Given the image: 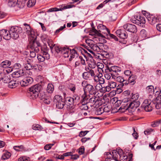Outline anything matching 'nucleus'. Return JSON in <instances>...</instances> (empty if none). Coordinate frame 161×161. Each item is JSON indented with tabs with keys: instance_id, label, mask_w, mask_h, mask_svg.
Segmentation results:
<instances>
[{
	"instance_id": "54",
	"label": "nucleus",
	"mask_w": 161,
	"mask_h": 161,
	"mask_svg": "<svg viewBox=\"0 0 161 161\" xmlns=\"http://www.w3.org/2000/svg\"><path fill=\"white\" fill-rule=\"evenodd\" d=\"M68 88L71 91L74 92L76 89V87L75 85L71 83L69 84Z\"/></svg>"
},
{
	"instance_id": "41",
	"label": "nucleus",
	"mask_w": 161,
	"mask_h": 161,
	"mask_svg": "<svg viewBox=\"0 0 161 161\" xmlns=\"http://www.w3.org/2000/svg\"><path fill=\"white\" fill-rule=\"evenodd\" d=\"M18 0H9L8 3V6L10 7H14L17 3Z\"/></svg>"
},
{
	"instance_id": "49",
	"label": "nucleus",
	"mask_w": 161,
	"mask_h": 161,
	"mask_svg": "<svg viewBox=\"0 0 161 161\" xmlns=\"http://www.w3.org/2000/svg\"><path fill=\"white\" fill-rule=\"evenodd\" d=\"M36 2V0H29L27 2V5L28 7H31L35 4Z\"/></svg>"
},
{
	"instance_id": "53",
	"label": "nucleus",
	"mask_w": 161,
	"mask_h": 161,
	"mask_svg": "<svg viewBox=\"0 0 161 161\" xmlns=\"http://www.w3.org/2000/svg\"><path fill=\"white\" fill-rule=\"evenodd\" d=\"M108 85L111 88L113 89L116 88L117 86V83L114 81H110L108 82Z\"/></svg>"
},
{
	"instance_id": "45",
	"label": "nucleus",
	"mask_w": 161,
	"mask_h": 161,
	"mask_svg": "<svg viewBox=\"0 0 161 161\" xmlns=\"http://www.w3.org/2000/svg\"><path fill=\"white\" fill-rule=\"evenodd\" d=\"M24 69L25 70H30L33 68L32 64L28 63L24 64Z\"/></svg>"
},
{
	"instance_id": "57",
	"label": "nucleus",
	"mask_w": 161,
	"mask_h": 161,
	"mask_svg": "<svg viewBox=\"0 0 161 161\" xmlns=\"http://www.w3.org/2000/svg\"><path fill=\"white\" fill-rule=\"evenodd\" d=\"M75 7V6L74 5L68 4L66 6H64L63 8H60L62 9L61 11H62L64 9L70 8H71Z\"/></svg>"
},
{
	"instance_id": "35",
	"label": "nucleus",
	"mask_w": 161,
	"mask_h": 161,
	"mask_svg": "<svg viewBox=\"0 0 161 161\" xmlns=\"http://www.w3.org/2000/svg\"><path fill=\"white\" fill-rule=\"evenodd\" d=\"M157 87H156L155 89L154 87L152 85L148 86L146 88V90L148 93H153L155 91H156Z\"/></svg>"
},
{
	"instance_id": "29",
	"label": "nucleus",
	"mask_w": 161,
	"mask_h": 161,
	"mask_svg": "<svg viewBox=\"0 0 161 161\" xmlns=\"http://www.w3.org/2000/svg\"><path fill=\"white\" fill-rule=\"evenodd\" d=\"M118 74H115V75H113L112 78L115 79L119 83H121L124 81V78L122 76H118Z\"/></svg>"
},
{
	"instance_id": "36",
	"label": "nucleus",
	"mask_w": 161,
	"mask_h": 161,
	"mask_svg": "<svg viewBox=\"0 0 161 161\" xmlns=\"http://www.w3.org/2000/svg\"><path fill=\"white\" fill-rule=\"evenodd\" d=\"M88 64L90 68L92 69H93L96 66V63L94 59L92 58L89 60Z\"/></svg>"
},
{
	"instance_id": "6",
	"label": "nucleus",
	"mask_w": 161,
	"mask_h": 161,
	"mask_svg": "<svg viewBox=\"0 0 161 161\" xmlns=\"http://www.w3.org/2000/svg\"><path fill=\"white\" fill-rule=\"evenodd\" d=\"M22 32L21 28L17 26H12L9 30L10 38H12L14 39H16L19 36V35Z\"/></svg>"
},
{
	"instance_id": "34",
	"label": "nucleus",
	"mask_w": 161,
	"mask_h": 161,
	"mask_svg": "<svg viewBox=\"0 0 161 161\" xmlns=\"http://www.w3.org/2000/svg\"><path fill=\"white\" fill-rule=\"evenodd\" d=\"M65 104L64 100L59 102H57L56 103V107L59 109H62L64 108Z\"/></svg>"
},
{
	"instance_id": "46",
	"label": "nucleus",
	"mask_w": 161,
	"mask_h": 161,
	"mask_svg": "<svg viewBox=\"0 0 161 161\" xmlns=\"http://www.w3.org/2000/svg\"><path fill=\"white\" fill-rule=\"evenodd\" d=\"M46 42L48 43V45L49 46L51 50V51H52L53 47L55 46V44L53 43V40L50 39H48Z\"/></svg>"
},
{
	"instance_id": "37",
	"label": "nucleus",
	"mask_w": 161,
	"mask_h": 161,
	"mask_svg": "<svg viewBox=\"0 0 161 161\" xmlns=\"http://www.w3.org/2000/svg\"><path fill=\"white\" fill-rule=\"evenodd\" d=\"M67 103V106L70 105H73L74 104V101L72 98L71 97H67L64 100Z\"/></svg>"
},
{
	"instance_id": "32",
	"label": "nucleus",
	"mask_w": 161,
	"mask_h": 161,
	"mask_svg": "<svg viewBox=\"0 0 161 161\" xmlns=\"http://www.w3.org/2000/svg\"><path fill=\"white\" fill-rule=\"evenodd\" d=\"M126 100H125V99L123 100L122 101L120 100H117L116 101L115 103L114 104V106L115 107H116L117 108H118L119 107V106L121 105H122L123 104L125 103H126V102H125Z\"/></svg>"
},
{
	"instance_id": "38",
	"label": "nucleus",
	"mask_w": 161,
	"mask_h": 161,
	"mask_svg": "<svg viewBox=\"0 0 161 161\" xmlns=\"http://www.w3.org/2000/svg\"><path fill=\"white\" fill-rule=\"evenodd\" d=\"M98 108L96 109L95 111L93 112V113L94 114L96 115H99L102 114L103 112V107H98Z\"/></svg>"
},
{
	"instance_id": "22",
	"label": "nucleus",
	"mask_w": 161,
	"mask_h": 161,
	"mask_svg": "<svg viewBox=\"0 0 161 161\" xmlns=\"http://www.w3.org/2000/svg\"><path fill=\"white\" fill-rule=\"evenodd\" d=\"M39 97L41 99L43 100L44 102L46 104H48L50 103V97L46 96L44 92L41 93Z\"/></svg>"
},
{
	"instance_id": "19",
	"label": "nucleus",
	"mask_w": 161,
	"mask_h": 161,
	"mask_svg": "<svg viewBox=\"0 0 161 161\" xmlns=\"http://www.w3.org/2000/svg\"><path fill=\"white\" fill-rule=\"evenodd\" d=\"M107 69L108 71L113 74H118V73L120 72L121 70V68L116 66H113L111 67H107Z\"/></svg>"
},
{
	"instance_id": "63",
	"label": "nucleus",
	"mask_w": 161,
	"mask_h": 161,
	"mask_svg": "<svg viewBox=\"0 0 161 161\" xmlns=\"http://www.w3.org/2000/svg\"><path fill=\"white\" fill-rule=\"evenodd\" d=\"M87 70H88V72L90 73V76L91 75L92 77H94L96 75L94 71L93 70L90 69L89 68H88Z\"/></svg>"
},
{
	"instance_id": "62",
	"label": "nucleus",
	"mask_w": 161,
	"mask_h": 161,
	"mask_svg": "<svg viewBox=\"0 0 161 161\" xmlns=\"http://www.w3.org/2000/svg\"><path fill=\"white\" fill-rule=\"evenodd\" d=\"M89 132L88 131H81L79 135V136L80 137H82L84 136H85Z\"/></svg>"
},
{
	"instance_id": "16",
	"label": "nucleus",
	"mask_w": 161,
	"mask_h": 161,
	"mask_svg": "<svg viewBox=\"0 0 161 161\" xmlns=\"http://www.w3.org/2000/svg\"><path fill=\"white\" fill-rule=\"evenodd\" d=\"M0 34L1 38L3 37L4 39L6 40H9L10 39L11 36L9 33V31L7 30L3 29L0 31Z\"/></svg>"
},
{
	"instance_id": "14",
	"label": "nucleus",
	"mask_w": 161,
	"mask_h": 161,
	"mask_svg": "<svg viewBox=\"0 0 161 161\" xmlns=\"http://www.w3.org/2000/svg\"><path fill=\"white\" fill-rule=\"evenodd\" d=\"M125 30L119 29L117 30L116 33L117 36L122 39L126 38L128 37V34Z\"/></svg>"
},
{
	"instance_id": "52",
	"label": "nucleus",
	"mask_w": 161,
	"mask_h": 161,
	"mask_svg": "<svg viewBox=\"0 0 161 161\" xmlns=\"http://www.w3.org/2000/svg\"><path fill=\"white\" fill-rule=\"evenodd\" d=\"M54 47L55 52L58 53H62V50L64 49V47L62 48L61 47H59V46H56L55 45Z\"/></svg>"
},
{
	"instance_id": "11",
	"label": "nucleus",
	"mask_w": 161,
	"mask_h": 161,
	"mask_svg": "<svg viewBox=\"0 0 161 161\" xmlns=\"http://www.w3.org/2000/svg\"><path fill=\"white\" fill-rule=\"evenodd\" d=\"M86 96H81L82 99L81 101V105L80 106V109L82 110H87L88 108L87 104L88 103V100L89 98L85 97Z\"/></svg>"
},
{
	"instance_id": "1",
	"label": "nucleus",
	"mask_w": 161,
	"mask_h": 161,
	"mask_svg": "<svg viewBox=\"0 0 161 161\" xmlns=\"http://www.w3.org/2000/svg\"><path fill=\"white\" fill-rule=\"evenodd\" d=\"M81 85L83 87L84 92L81 96L84 97L85 96L86 98H89V95H87V93L89 94L95 95L97 92L96 86H94L93 85L88 83L86 80L83 81L81 83Z\"/></svg>"
},
{
	"instance_id": "26",
	"label": "nucleus",
	"mask_w": 161,
	"mask_h": 161,
	"mask_svg": "<svg viewBox=\"0 0 161 161\" xmlns=\"http://www.w3.org/2000/svg\"><path fill=\"white\" fill-rule=\"evenodd\" d=\"M105 155L107 156V157L105 158V161H111L112 158H111V153L110 152H106L105 153ZM133 154H131L129 155V161H132V157Z\"/></svg>"
},
{
	"instance_id": "9",
	"label": "nucleus",
	"mask_w": 161,
	"mask_h": 161,
	"mask_svg": "<svg viewBox=\"0 0 161 161\" xmlns=\"http://www.w3.org/2000/svg\"><path fill=\"white\" fill-rule=\"evenodd\" d=\"M123 27L125 30L133 33H136L137 31L136 26L132 24H126L123 25Z\"/></svg>"
},
{
	"instance_id": "8",
	"label": "nucleus",
	"mask_w": 161,
	"mask_h": 161,
	"mask_svg": "<svg viewBox=\"0 0 161 161\" xmlns=\"http://www.w3.org/2000/svg\"><path fill=\"white\" fill-rule=\"evenodd\" d=\"M153 105L150 100H145L143 102L141 107L143 108L146 111H151L153 107Z\"/></svg>"
},
{
	"instance_id": "12",
	"label": "nucleus",
	"mask_w": 161,
	"mask_h": 161,
	"mask_svg": "<svg viewBox=\"0 0 161 161\" xmlns=\"http://www.w3.org/2000/svg\"><path fill=\"white\" fill-rule=\"evenodd\" d=\"M33 81V79L30 77L27 76L20 82L22 86H26L31 84Z\"/></svg>"
},
{
	"instance_id": "3",
	"label": "nucleus",
	"mask_w": 161,
	"mask_h": 161,
	"mask_svg": "<svg viewBox=\"0 0 161 161\" xmlns=\"http://www.w3.org/2000/svg\"><path fill=\"white\" fill-rule=\"evenodd\" d=\"M140 103L138 100H133L132 102L128 101V100L125 103L123 104L118 110L119 112H125V110L128 109L130 108L135 109L140 105Z\"/></svg>"
},
{
	"instance_id": "5",
	"label": "nucleus",
	"mask_w": 161,
	"mask_h": 161,
	"mask_svg": "<svg viewBox=\"0 0 161 161\" xmlns=\"http://www.w3.org/2000/svg\"><path fill=\"white\" fill-rule=\"evenodd\" d=\"M130 20L133 23L144 27L146 23V17L142 15H136L131 18Z\"/></svg>"
},
{
	"instance_id": "44",
	"label": "nucleus",
	"mask_w": 161,
	"mask_h": 161,
	"mask_svg": "<svg viewBox=\"0 0 161 161\" xmlns=\"http://www.w3.org/2000/svg\"><path fill=\"white\" fill-rule=\"evenodd\" d=\"M54 91V86L52 84L49 83L48 84L47 91L48 93H51Z\"/></svg>"
},
{
	"instance_id": "23",
	"label": "nucleus",
	"mask_w": 161,
	"mask_h": 161,
	"mask_svg": "<svg viewBox=\"0 0 161 161\" xmlns=\"http://www.w3.org/2000/svg\"><path fill=\"white\" fill-rule=\"evenodd\" d=\"M41 87V86L40 85L36 84L31 86L29 89L31 90V91H34L36 94L37 93L39 95Z\"/></svg>"
},
{
	"instance_id": "25",
	"label": "nucleus",
	"mask_w": 161,
	"mask_h": 161,
	"mask_svg": "<svg viewBox=\"0 0 161 161\" xmlns=\"http://www.w3.org/2000/svg\"><path fill=\"white\" fill-rule=\"evenodd\" d=\"M70 58L69 59V61H71L72 58H78L79 57V54L77 51L75 50V49H70Z\"/></svg>"
},
{
	"instance_id": "2",
	"label": "nucleus",
	"mask_w": 161,
	"mask_h": 161,
	"mask_svg": "<svg viewBox=\"0 0 161 161\" xmlns=\"http://www.w3.org/2000/svg\"><path fill=\"white\" fill-rule=\"evenodd\" d=\"M31 47L33 50H35L36 53H38L41 49L43 55L46 56L45 57L47 58L49 57L48 54L49 49L46 44H44L41 46L40 43L39 42L34 40L33 41V44Z\"/></svg>"
},
{
	"instance_id": "17",
	"label": "nucleus",
	"mask_w": 161,
	"mask_h": 161,
	"mask_svg": "<svg viewBox=\"0 0 161 161\" xmlns=\"http://www.w3.org/2000/svg\"><path fill=\"white\" fill-rule=\"evenodd\" d=\"M152 103L153 106H155L157 109H159L161 108V97L158 96L153 100Z\"/></svg>"
},
{
	"instance_id": "28",
	"label": "nucleus",
	"mask_w": 161,
	"mask_h": 161,
	"mask_svg": "<svg viewBox=\"0 0 161 161\" xmlns=\"http://www.w3.org/2000/svg\"><path fill=\"white\" fill-rule=\"evenodd\" d=\"M67 109L69 114H73L75 113L76 111L74 105H67Z\"/></svg>"
},
{
	"instance_id": "42",
	"label": "nucleus",
	"mask_w": 161,
	"mask_h": 161,
	"mask_svg": "<svg viewBox=\"0 0 161 161\" xmlns=\"http://www.w3.org/2000/svg\"><path fill=\"white\" fill-rule=\"evenodd\" d=\"M32 128L35 130L41 131L43 130V127L40 125L38 124H34L32 125Z\"/></svg>"
},
{
	"instance_id": "13",
	"label": "nucleus",
	"mask_w": 161,
	"mask_h": 161,
	"mask_svg": "<svg viewBox=\"0 0 161 161\" xmlns=\"http://www.w3.org/2000/svg\"><path fill=\"white\" fill-rule=\"evenodd\" d=\"M111 154V158L115 161H119L118 159L119 156L120 157L121 154H122V150L121 149H119L118 151L114 150L112 151Z\"/></svg>"
},
{
	"instance_id": "40",
	"label": "nucleus",
	"mask_w": 161,
	"mask_h": 161,
	"mask_svg": "<svg viewBox=\"0 0 161 161\" xmlns=\"http://www.w3.org/2000/svg\"><path fill=\"white\" fill-rule=\"evenodd\" d=\"M18 84L16 81L14 80L10 81L8 83V86L11 88H14L18 86Z\"/></svg>"
},
{
	"instance_id": "43",
	"label": "nucleus",
	"mask_w": 161,
	"mask_h": 161,
	"mask_svg": "<svg viewBox=\"0 0 161 161\" xmlns=\"http://www.w3.org/2000/svg\"><path fill=\"white\" fill-rule=\"evenodd\" d=\"M86 72H84L82 74V77L83 78L86 80H88L90 78V73L88 72V70L86 69Z\"/></svg>"
},
{
	"instance_id": "21",
	"label": "nucleus",
	"mask_w": 161,
	"mask_h": 161,
	"mask_svg": "<svg viewBox=\"0 0 161 161\" xmlns=\"http://www.w3.org/2000/svg\"><path fill=\"white\" fill-rule=\"evenodd\" d=\"M86 42L87 45L86 47L88 48H90L93 50H97V48H99L96 44L93 43V41L89 39L86 40Z\"/></svg>"
},
{
	"instance_id": "60",
	"label": "nucleus",
	"mask_w": 161,
	"mask_h": 161,
	"mask_svg": "<svg viewBox=\"0 0 161 161\" xmlns=\"http://www.w3.org/2000/svg\"><path fill=\"white\" fill-rule=\"evenodd\" d=\"M72 98L74 99V102L76 103L78 102L80 99V97L77 95H74Z\"/></svg>"
},
{
	"instance_id": "7",
	"label": "nucleus",
	"mask_w": 161,
	"mask_h": 161,
	"mask_svg": "<svg viewBox=\"0 0 161 161\" xmlns=\"http://www.w3.org/2000/svg\"><path fill=\"white\" fill-rule=\"evenodd\" d=\"M88 103L92 104L90 105L91 106L97 107V106H101L102 104L103 101L101 98L94 95L89 99Z\"/></svg>"
},
{
	"instance_id": "15",
	"label": "nucleus",
	"mask_w": 161,
	"mask_h": 161,
	"mask_svg": "<svg viewBox=\"0 0 161 161\" xmlns=\"http://www.w3.org/2000/svg\"><path fill=\"white\" fill-rule=\"evenodd\" d=\"M80 65L83 66H85L86 65L85 60L81 56H79L77 58L75 61L74 67L75 68Z\"/></svg>"
},
{
	"instance_id": "30",
	"label": "nucleus",
	"mask_w": 161,
	"mask_h": 161,
	"mask_svg": "<svg viewBox=\"0 0 161 161\" xmlns=\"http://www.w3.org/2000/svg\"><path fill=\"white\" fill-rule=\"evenodd\" d=\"M107 70H108L107 68L105 69L104 75L106 79L108 80L111 78V76L112 77L113 75H115V74H113Z\"/></svg>"
},
{
	"instance_id": "59",
	"label": "nucleus",
	"mask_w": 161,
	"mask_h": 161,
	"mask_svg": "<svg viewBox=\"0 0 161 161\" xmlns=\"http://www.w3.org/2000/svg\"><path fill=\"white\" fill-rule=\"evenodd\" d=\"M153 129L152 128L147 129L144 131V133L146 135H149L151 133V132H153Z\"/></svg>"
},
{
	"instance_id": "27",
	"label": "nucleus",
	"mask_w": 161,
	"mask_h": 161,
	"mask_svg": "<svg viewBox=\"0 0 161 161\" xmlns=\"http://www.w3.org/2000/svg\"><path fill=\"white\" fill-rule=\"evenodd\" d=\"M137 77L136 75L132 74L128 78V80L130 84L134 85L136 83V80L137 79Z\"/></svg>"
},
{
	"instance_id": "18",
	"label": "nucleus",
	"mask_w": 161,
	"mask_h": 161,
	"mask_svg": "<svg viewBox=\"0 0 161 161\" xmlns=\"http://www.w3.org/2000/svg\"><path fill=\"white\" fill-rule=\"evenodd\" d=\"M149 23L151 25H154L159 21L158 17L153 15H149L147 18Z\"/></svg>"
},
{
	"instance_id": "4",
	"label": "nucleus",
	"mask_w": 161,
	"mask_h": 161,
	"mask_svg": "<svg viewBox=\"0 0 161 161\" xmlns=\"http://www.w3.org/2000/svg\"><path fill=\"white\" fill-rule=\"evenodd\" d=\"M97 30L92 27L93 31L98 36L104 37V36H107L110 33V30L102 24H99L97 26Z\"/></svg>"
},
{
	"instance_id": "20",
	"label": "nucleus",
	"mask_w": 161,
	"mask_h": 161,
	"mask_svg": "<svg viewBox=\"0 0 161 161\" xmlns=\"http://www.w3.org/2000/svg\"><path fill=\"white\" fill-rule=\"evenodd\" d=\"M36 94V93L34 91H31V90L29 89L26 93V95L27 96L31 99H34L37 98L38 97H40V96L38 94Z\"/></svg>"
},
{
	"instance_id": "31",
	"label": "nucleus",
	"mask_w": 161,
	"mask_h": 161,
	"mask_svg": "<svg viewBox=\"0 0 161 161\" xmlns=\"http://www.w3.org/2000/svg\"><path fill=\"white\" fill-rule=\"evenodd\" d=\"M131 154V153H130V154ZM130 154L128 153V155H126L125 153H124L122 152V154H121L119 158L121 161H126L128 157H129L128 159H129V155Z\"/></svg>"
},
{
	"instance_id": "48",
	"label": "nucleus",
	"mask_w": 161,
	"mask_h": 161,
	"mask_svg": "<svg viewBox=\"0 0 161 161\" xmlns=\"http://www.w3.org/2000/svg\"><path fill=\"white\" fill-rule=\"evenodd\" d=\"M1 64L4 68L8 67L10 65L11 62L8 60H5Z\"/></svg>"
},
{
	"instance_id": "56",
	"label": "nucleus",
	"mask_w": 161,
	"mask_h": 161,
	"mask_svg": "<svg viewBox=\"0 0 161 161\" xmlns=\"http://www.w3.org/2000/svg\"><path fill=\"white\" fill-rule=\"evenodd\" d=\"M61 9L60 8H51L48 10L47 12H53L54 11H61Z\"/></svg>"
},
{
	"instance_id": "61",
	"label": "nucleus",
	"mask_w": 161,
	"mask_h": 161,
	"mask_svg": "<svg viewBox=\"0 0 161 161\" xmlns=\"http://www.w3.org/2000/svg\"><path fill=\"white\" fill-rule=\"evenodd\" d=\"M99 80L98 82H99V84H97L96 85V86L97 87L98 86H99L98 87H100V86H102L101 84H103L104 83V79L100 77L99 78Z\"/></svg>"
},
{
	"instance_id": "39",
	"label": "nucleus",
	"mask_w": 161,
	"mask_h": 161,
	"mask_svg": "<svg viewBox=\"0 0 161 161\" xmlns=\"http://www.w3.org/2000/svg\"><path fill=\"white\" fill-rule=\"evenodd\" d=\"M33 44V42H32L30 43V44L29 45V47L31 48V50L30 51V56L31 58H34L36 57V53L35 50H33L32 49V46Z\"/></svg>"
},
{
	"instance_id": "55",
	"label": "nucleus",
	"mask_w": 161,
	"mask_h": 161,
	"mask_svg": "<svg viewBox=\"0 0 161 161\" xmlns=\"http://www.w3.org/2000/svg\"><path fill=\"white\" fill-rule=\"evenodd\" d=\"M23 74L24 76H29V75H32V73L30 70H23Z\"/></svg>"
},
{
	"instance_id": "58",
	"label": "nucleus",
	"mask_w": 161,
	"mask_h": 161,
	"mask_svg": "<svg viewBox=\"0 0 161 161\" xmlns=\"http://www.w3.org/2000/svg\"><path fill=\"white\" fill-rule=\"evenodd\" d=\"M161 121L159 120L156 122H153L151 123V125L153 127H156L158 126L161 123Z\"/></svg>"
},
{
	"instance_id": "33",
	"label": "nucleus",
	"mask_w": 161,
	"mask_h": 161,
	"mask_svg": "<svg viewBox=\"0 0 161 161\" xmlns=\"http://www.w3.org/2000/svg\"><path fill=\"white\" fill-rule=\"evenodd\" d=\"M61 54H63V56L65 58H68L70 54V50L69 48H66L64 47V49L62 50Z\"/></svg>"
},
{
	"instance_id": "10",
	"label": "nucleus",
	"mask_w": 161,
	"mask_h": 161,
	"mask_svg": "<svg viewBox=\"0 0 161 161\" xmlns=\"http://www.w3.org/2000/svg\"><path fill=\"white\" fill-rule=\"evenodd\" d=\"M24 25L25 26V30L26 33L33 39L36 38V37H35V32L33 29L31 28L30 25L26 23H24Z\"/></svg>"
},
{
	"instance_id": "24",
	"label": "nucleus",
	"mask_w": 161,
	"mask_h": 161,
	"mask_svg": "<svg viewBox=\"0 0 161 161\" xmlns=\"http://www.w3.org/2000/svg\"><path fill=\"white\" fill-rule=\"evenodd\" d=\"M23 70L19 69L14 72L12 74V76L13 77L17 78L21 76H23Z\"/></svg>"
},
{
	"instance_id": "51",
	"label": "nucleus",
	"mask_w": 161,
	"mask_h": 161,
	"mask_svg": "<svg viewBox=\"0 0 161 161\" xmlns=\"http://www.w3.org/2000/svg\"><path fill=\"white\" fill-rule=\"evenodd\" d=\"M41 38L43 42H46V41L49 39L48 36L45 34H42L41 35Z\"/></svg>"
},
{
	"instance_id": "47",
	"label": "nucleus",
	"mask_w": 161,
	"mask_h": 161,
	"mask_svg": "<svg viewBox=\"0 0 161 161\" xmlns=\"http://www.w3.org/2000/svg\"><path fill=\"white\" fill-rule=\"evenodd\" d=\"M11 156V154L10 153L7 152L4 153L2 157V159L3 160L8 159Z\"/></svg>"
},
{
	"instance_id": "64",
	"label": "nucleus",
	"mask_w": 161,
	"mask_h": 161,
	"mask_svg": "<svg viewBox=\"0 0 161 161\" xmlns=\"http://www.w3.org/2000/svg\"><path fill=\"white\" fill-rule=\"evenodd\" d=\"M37 58L38 60L41 62L44 61L45 59V57L41 55H37Z\"/></svg>"
},
{
	"instance_id": "50",
	"label": "nucleus",
	"mask_w": 161,
	"mask_h": 161,
	"mask_svg": "<svg viewBox=\"0 0 161 161\" xmlns=\"http://www.w3.org/2000/svg\"><path fill=\"white\" fill-rule=\"evenodd\" d=\"M53 99L54 102L56 103L57 102H59L64 100L63 99L62 97L58 95H55Z\"/></svg>"
}]
</instances>
